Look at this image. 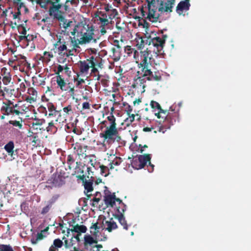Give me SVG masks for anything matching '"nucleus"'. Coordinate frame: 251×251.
Instances as JSON below:
<instances>
[{"mask_svg": "<svg viewBox=\"0 0 251 251\" xmlns=\"http://www.w3.org/2000/svg\"><path fill=\"white\" fill-rule=\"evenodd\" d=\"M80 74H77L76 76L74 77V81L75 82V87L79 89L82 87V84L85 83V80L80 77Z\"/></svg>", "mask_w": 251, "mask_h": 251, "instance_id": "nucleus-33", "label": "nucleus"}, {"mask_svg": "<svg viewBox=\"0 0 251 251\" xmlns=\"http://www.w3.org/2000/svg\"><path fill=\"white\" fill-rule=\"evenodd\" d=\"M53 57V55L52 53L50 52L44 51L43 53V55L41 57V59L43 62L48 63L50 62V58Z\"/></svg>", "mask_w": 251, "mask_h": 251, "instance_id": "nucleus-37", "label": "nucleus"}, {"mask_svg": "<svg viewBox=\"0 0 251 251\" xmlns=\"http://www.w3.org/2000/svg\"><path fill=\"white\" fill-rule=\"evenodd\" d=\"M6 69L3 72V74L1 75L2 76L1 80L4 85H8L11 80V77L9 73H6Z\"/></svg>", "mask_w": 251, "mask_h": 251, "instance_id": "nucleus-35", "label": "nucleus"}, {"mask_svg": "<svg viewBox=\"0 0 251 251\" xmlns=\"http://www.w3.org/2000/svg\"><path fill=\"white\" fill-rule=\"evenodd\" d=\"M15 3L16 4V3ZM16 4H17V10L19 11H21V9L24 8L25 6L24 2L21 1L17 2Z\"/></svg>", "mask_w": 251, "mask_h": 251, "instance_id": "nucleus-63", "label": "nucleus"}, {"mask_svg": "<svg viewBox=\"0 0 251 251\" xmlns=\"http://www.w3.org/2000/svg\"><path fill=\"white\" fill-rule=\"evenodd\" d=\"M25 37H27V39H25V41L26 43V44H25V47H27L29 46V43L32 41L34 37L32 35L28 34L26 36H25Z\"/></svg>", "mask_w": 251, "mask_h": 251, "instance_id": "nucleus-56", "label": "nucleus"}, {"mask_svg": "<svg viewBox=\"0 0 251 251\" xmlns=\"http://www.w3.org/2000/svg\"><path fill=\"white\" fill-rule=\"evenodd\" d=\"M36 3L41 8L46 10L49 9V5L60 2V0H35Z\"/></svg>", "mask_w": 251, "mask_h": 251, "instance_id": "nucleus-21", "label": "nucleus"}, {"mask_svg": "<svg viewBox=\"0 0 251 251\" xmlns=\"http://www.w3.org/2000/svg\"><path fill=\"white\" fill-rule=\"evenodd\" d=\"M97 242V241H95L90 235H85L84 236V245L85 249L88 248V245L91 246L93 243Z\"/></svg>", "mask_w": 251, "mask_h": 251, "instance_id": "nucleus-36", "label": "nucleus"}, {"mask_svg": "<svg viewBox=\"0 0 251 251\" xmlns=\"http://www.w3.org/2000/svg\"><path fill=\"white\" fill-rule=\"evenodd\" d=\"M110 56L113 58L114 61H118L120 59L121 56L120 49L111 47L110 50Z\"/></svg>", "mask_w": 251, "mask_h": 251, "instance_id": "nucleus-24", "label": "nucleus"}, {"mask_svg": "<svg viewBox=\"0 0 251 251\" xmlns=\"http://www.w3.org/2000/svg\"><path fill=\"white\" fill-rule=\"evenodd\" d=\"M36 100V98L32 97V96H30L27 97L25 99V100L29 103H32V102L35 101Z\"/></svg>", "mask_w": 251, "mask_h": 251, "instance_id": "nucleus-64", "label": "nucleus"}, {"mask_svg": "<svg viewBox=\"0 0 251 251\" xmlns=\"http://www.w3.org/2000/svg\"><path fill=\"white\" fill-rule=\"evenodd\" d=\"M76 155L74 152L72 154L68 155L67 158V163L68 164L70 169L71 168L72 165H74L75 160L74 155Z\"/></svg>", "mask_w": 251, "mask_h": 251, "instance_id": "nucleus-42", "label": "nucleus"}, {"mask_svg": "<svg viewBox=\"0 0 251 251\" xmlns=\"http://www.w3.org/2000/svg\"><path fill=\"white\" fill-rule=\"evenodd\" d=\"M30 137L31 138V142L33 143V145L38 144L40 142L39 136L37 134H34L32 135H30Z\"/></svg>", "mask_w": 251, "mask_h": 251, "instance_id": "nucleus-52", "label": "nucleus"}, {"mask_svg": "<svg viewBox=\"0 0 251 251\" xmlns=\"http://www.w3.org/2000/svg\"><path fill=\"white\" fill-rule=\"evenodd\" d=\"M163 111L165 113V116L163 117V113L161 114L160 119H164V120L163 121V124L158 128V131L164 133L167 129H170L171 126L173 125L176 122L177 114L173 111L172 112H170L163 110Z\"/></svg>", "mask_w": 251, "mask_h": 251, "instance_id": "nucleus-7", "label": "nucleus"}, {"mask_svg": "<svg viewBox=\"0 0 251 251\" xmlns=\"http://www.w3.org/2000/svg\"><path fill=\"white\" fill-rule=\"evenodd\" d=\"M125 52L129 56L133 54V57L135 60V62L138 64V66L139 64H142L143 56H147V58H149V56L151 53V50L148 48L144 51H141L139 52L137 50L131 48L130 46H126L125 47Z\"/></svg>", "mask_w": 251, "mask_h": 251, "instance_id": "nucleus-9", "label": "nucleus"}, {"mask_svg": "<svg viewBox=\"0 0 251 251\" xmlns=\"http://www.w3.org/2000/svg\"><path fill=\"white\" fill-rule=\"evenodd\" d=\"M142 63L139 64V67L141 68V71L144 73V76L147 77V80L151 81H160L162 79V75L159 72H154L152 73L151 67H155V66L159 65L160 61L156 59L153 56H149V58H147V56H142Z\"/></svg>", "mask_w": 251, "mask_h": 251, "instance_id": "nucleus-4", "label": "nucleus"}, {"mask_svg": "<svg viewBox=\"0 0 251 251\" xmlns=\"http://www.w3.org/2000/svg\"><path fill=\"white\" fill-rule=\"evenodd\" d=\"M1 110L4 111V114L10 116L12 118L16 116L24 115L29 110V106L26 104H23L20 105L19 103H14V102L8 100L3 102Z\"/></svg>", "mask_w": 251, "mask_h": 251, "instance_id": "nucleus-5", "label": "nucleus"}, {"mask_svg": "<svg viewBox=\"0 0 251 251\" xmlns=\"http://www.w3.org/2000/svg\"><path fill=\"white\" fill-rule=\"evenodd\" d=\"M51 207L52 206L47 202V205L42 209L40 212L41 214L44 215L48 213Z\"/></svg>", "mask_w": 251, "mask_h": 251, "instance_id": "nucleus-50", "label": "nucleus"}, {"mask_svg": "<svg viewBox=\"0 0 251 251\" xmlns=\"http://www.w3.org/2000/svg\"><path fill=\"white\" fill-rule=\"evenodd\" d=\"M128 117L125 120V122L127 123V126H129L134 121L135 115L134 114L130 113L129 115H127Z\"/></svg>", "mask_w": 251, "mask_h": 251, "instance_id": "nucleus-48", "label": "nucleus"}, {"mask_svg": "<svg viewBox=\"0 0 251 251\" xmlns=\"http://www.w3.org/2000/svg\"><path fill=\"white\" fill-rule=\"evenodd\" d=\"M138 158L139 159V161L140 162V164H141V168L144 167L147 165V163L149 162V165L152 167V170L154 166L151 164V155L150 154L139 155L138 156Z\"/></svg>", "mask_w": 251, "mask_h": 251, "instance_id": "nucleus-20", "label": "nucleus"}, {"mask_svg": "<svg viewBox=\"0 0 251 251\" xmlns=\"http://www.w3.org/2000/svg\"><path fill=\"white\" fill-rule=\"evenodd\" d=\"M100 197H94L93 199L91 200V201H92L91 206L94 207H97L99 202L100 201Z\"/></svg>", "mask_w": 251, "mask_h": 251, "instance_id": "nucleus-54", "label": "nucleus"}, {"mask_svg": "<svg viewBox=\"0 0 251 251\" xmlns=\"http://www.w3.org/2000/svg\"><path fill=\"white\" fill-rule=\"evenodd\" d=\"M166 37V35H163L162 38L158 36L152 38L151 41L150 42V45H151V43L156 48V50H153V52L154 53V56L155 59H157L158 56L162 54V50L165 44Z\"/></svg>", "mask_w": 251, "mask_h": 251, "instance_id": "nucleus-12", "label": "nucleus"}, {"mask_svg": "<svg viewBox=\"0 0 251 251\" xmlns=\"http://www.w3.org/2000/svg\"><path fill=\"white\" fill-rule=\"evenodd\" d=\"M122 162L120 157L116 156L110 163V169H113L115 166H118Z\"/></svg>", "mask_w": 251, "mask_h": 251, "instance_id": "nucleus-41", "label": "nucleus"}, {"mask_svg": "<svg viewBox=\"0 0 251 251\" xmlns=\"http://www.w3.org/2000/svg\"><path fill=\"white\" fill-rule=\"evenodd\" d=\"M45 123V120L44 119H35L34 122L31 123V128L38 129L39 126H41Z\"/></svg>", "mask_w": 251, "mask_h": 251, "instance_id": "nucleus-38", "label": "nucleus"}, {"mask_svg": "<svg viewBox=\"0 0 251 251\" xmlns=\"http://www.w3.org/2000/svg\"><path fill=\"white\" fill-rule=\"evenodd\" d=\"M109 126H105V129L100 133V137L103 139L101 145L106 148V145H111L115 141L119 142L121 140L119 130L117 127L116 118L113 115H110L107 118Z\"/></svg>", "mask_w": 251, "mask_h": 251, "instance_id": "nucleus-3", "label": "nucleus"}, {"mask_svg": "<svg viewBox=\"0 0 251 251\" xmlns=\"http://www.w3.org/2000/svg\"><path fill=\"white\" fill-rule=\"evenodd\" d=\"M78 67L79 72L78 74L84 75H87L88 74L89 70L91 68L90 64L88 61V59L85 61H79Z\"/></svg>", "mask_w": 251, "mask_h": 251, "instance_id": "nucleus-19", "label": "nucleus"}, {"mask_svg": "<svg viewBox=\"0 0 251 251\" xmlns=\"http://www.w3.org/2000/svg\"><path fill=\"white\" fill-rule=\"evenodd\" d=\"M109 77L108 76L102 75L101 77V80L100 83L104 87H107L109 83Z\"/></svg>", "mask_w": 251, "mask_h": 251, "instance_id": "nucleus-47", "label": "nucleus"}, {"mask_svg": "<svg viewBox=\"0 0 251 251\" xmlns=\"http://www.w3.org/2000/svg\"><path fill=\"white\" fill-rule=\"evenodd\" d=\"M137 73V75L133 79L131 88L138 94H143L145 91V87L146 86L145 76H144V74L142 75L139 76L140 72H138Z\"/></svg>", "mask_w": 251, "mask_h": 251, "instance_id": "nucleus-10", "label": "nucleus"}, {"mask_svg": "<svg viewBox=\"0 0 251 251\" xmlns=\"http://www.w3.org/2000/svg\"><path fill=\"white\" fill-rule=\"evenodd\" d=\"M59 197V195H54L52 196V197L50 199V200L48 201V203L52 206L55 202L58 200Z\"/></svg>", "mask_w": 251, "mask_h": 251, "instance_id": "nucleus-55", "label": "nucleus"}, {"mask_svg": "<svg viewBox=\"0 0 251 251\" xmlns=\"http://www.w3.org/2000/svg\"><path fill=\"white\" fill-rule=\"evenodd\" d=\"M151 106L153 110H155L156 109L158 110V112L154 113L157 118L160 119L161 113L164 114L163 117L165 116V113L163 112V109L161 108V106L158 102L151 100Z\"/></svg>", "mask_w": 251, "mask_h": 251, "instance_id": "nucleus-22", "label": "nucleus"}, {"mask_svg": "<svg viewBox=\"0 0 251 251\" xmlns=\"http://www.w3.org/2000/svg\"><path fill=\"white\" fill-rule=\"evenodd\" d=\"M126 210V205L125 204H122V207H117L118 213L114 214L113 216L116 219L119 220L120 224L123 226V228L127 230L128 229V226L124 216V213Z\"/></svg>", "mask_w": 251, "mask_h": 251, "instance_id": "nucleus-14", "label": "nucleus"}, {"mask_svg": "<svg viewBox=\"0 0 251 251\" xmlns=\"http://www.w3.org/2000/svg\"><path fill=\"white\" fill-rule=\"evenodd\" d=\"M4 149L9 155L12 156L14 154V142L12 141H9L4 146Z\"/></svg>", "mask_w": 251, "mask_h": 251, "instance_id": "nucleus-31", "label": "nucleus"}, {"mask_svg": "<svg viewBox=\"0 0 251 251\" xmlns=\"http://www.w3.org/2000/svg\"><path fill=\"white\" fill-rule=\"evenodd\" d=\"M47 107L49 111V116L50 117H55L57 115L58 118L56 119V122H58L59 123H63L66 121V118L65 117H62L61 115V110H57L56 107L52 103H47Z\"/></svg>", "mask_w": 251, "mask_h": 251, "instance_id": "nucleus-13", "label": "nucleus"}, {"mask_svg": "<svg viewBox=\"0 0 251 251\" xmlns=\"http://www.w3.org/2000/svg\"><path fill=\"white\" fill-rule=\"evenodd\" d=\"M57 42L53 44L55 52L60 56L70 57L74 55L76 52L77 44L73 37L68 34H61L57 36Z\"/></svg>", "mask_w": 251, "mask_h": 251, "instance_id": "nucleus-1", "label": "nucleus"}, {"mask_svg": "<svg viewBox=\"0 0 251 251\" xmlns=\"http://www.w3.org/2000/svg\"><path fill=\"white\" fill-rule=\"evenodd\" d=\"M0 251H14L12 247L5 244H0Z\"/></svg>", "mask_w": 251, "mask_h": 251, "instance_id": "nucleus-49", "label": "nucleus"}, {"mask_svg": "<svg viewBox=\"0 0 251 251\" xmlns=\"http://www.w3.org/2000/svg\"><path fill=\"white\" fill-rule=\"evenodd\" d=\"M94 28L93 25H85L79 28L77 31V36L79 38L75 39L73 37L74 42L77 44V48H80L79 45L89 43L93 39Z\"/></svg>", "mask_w": 251, "mask_h": 251, "instance_id": "nucleus-6", "label": "nucleus"}, {"mask_svg": "<svg viewBox=\"0 0 251 251\" xmlns=\"http://www.w3.org/2000/svg\"><path fill=\"white\" fill-rule=\"evenodd\" d=\"M104 201L107 207H113L116 201L119 202L120 205L118 207H122V204H124L120 199L116 197L115 193L107 194L105 192Z\"/></svg>", "mask_w": 251, "mask_h": 251, "instance_id": "nucleus-15", "label": "nucleus"}, {"mask_svg": "<svg viewBox=\"0 0 251 251\" xmlns=\"http://www.w3.org/2000/svg\"><path fill=\"white\" fill-rule=\"evenodd\" d=\"M27 92L30 96H32V97L37 99V92L35 89L32 87L28 88Z\"/></svg>", "mask_w": 251, "mask_h": 251, "instance_id": "nucleus-51", "label": "nucleus"}, {"mask_svg": "<svg viewBox=\"0 0 251 251\" xmlns=\"http://www.w3.org/2000/svg\"><path fill=\"white\" fill-rule=\"evenodd\" d=\"M190 6L189 0L180 1L176 7V11L180 14L181 12H183V10H188L189 9Z\"/></svg>", "mask_w": 251, "mask_h": 251, "instance_id": "nucleus-23", "label": "nucleus"}, {"mask_svg": "<svg viewBox=\"0 0 251 251\" xmlns=\"http://www.w3.org/2000/svg\"><path fill=\"white\" fill-rule=\"evenodd\" d=\"M131 166L134 169H142L138 158L134 159L131 162Z\"/></svg>", "mask_w": 251, "mask_h": 251, "instance_id": "nucleus-45", "label": "nucleus"}, {"mask_svg": "<svg viewBox=\"0 0 251 251\" xmlns=\"http://www.w3.org/2000/svg\"><path fill=\"white\" fill-rule=\"evenodd\" d=\"M64 178L60 174L54 173L49 179V183L51 184L52 186L60 187L65 183Z\"/></svg>", "mask_w": 251, "mask_h": 251, "instance_id": "nucleus-16", "label": "nucleus"}, {"mask_svg": "<svg viewBox=\"0 0 251 251\" xmlns=\"http://www.w3.org/2000/svg\"><path fill=\"white\" fill-rule=\"evenodd\" d=\"M11 14L13 15V19L17 20L18 23H19L20 19V15H21V11H18L17 12H11Z\"/></svg>", "mask_w": 251, "mask_h": 251, "instance_id": "nucleus-58", "label": "nucleus"}, {"mask_svg": "<svg viewBox=\"0 0 251 251\" xmlns=\"http://www.w3.org/2000/svg\"><path fill=\"white\" fill-rule=\"evenodd\" d=\"M19 30H20V33L22 34V35H24L25 36H26V33H27V31H26V28L23 25H21L19 27Z\"/></svg>", "mask_w": 251, "mask_h": 251, "instance_id": "nucleus-61", "label": "nucleus"}, {"mask_svg": "<svg viewBox=\"0 0 251 251\" xmlns=\"http://www.w3.org/2000/svg\"><path fill=\"white\" fill-rule=\"evenodd\" d=\"M104 226L105 229L109 232H111L113 230L118 228V226L113 218H110L109 220L105 221Z\"/></svg>", "mask_w": 251, "mask_h": 251, "instance_id": "nucleus-26", "label": "nucleus"}, {"mask_svg": "<svg viewBox=\"0 0 251 251\" xmlns=\"http://www.w3.org/2000/svg\"><path fill=\"white\" fill-rule=\"evenodd\" d=\"M56 81L58 88L62 91H67V82L61 75H57Z\"/></svg>", "mask_w": 251, "mask_h": 251, "instance_id": "nucleus-25", "label": "nucleus"}, {"mask_svg": "<svg viewBox=\"0 0 251 251\" xmlns=\"http://www.w3.org/2000/svg\"><path fill=\"white\" fill-rule=\"evenodd\" d=\"M112 99H110V100L113 102V105H118L120 103V101H116V99H118V98H120L121 96L119 95H116L113 93L112 94Z\"/></svg>", "mask_w": 251, "mask_h": 251, "instance_id": "nucleus-53", "label": "nucleus"}, {"mask_svg": "<svg viewBox=\"0 0 251 251\" xmlns=\"http://www.w3.org/2000/svg\"><path fill=\"white\" fill-rule=\"evenodd\" d=\"M67 91L66 92L69 93L70 97L74 98L75 96V86L72 82H67Z\"/></svg>", "mask_w": 251, "mask_h": 251, "instance_id": "nucleus-40", "label": "nucleus"}, {"mask_svg": "<svg viewBox=\"0 0 251 251\" xmlns=\"http://www.w3.org/2000/svg\"><path fill=\"white\" fill-rule=\"evenodd\" d=\"M91 68V74L93 75L94 76H96V75L99 74V71L98 67L92 66L90 67Z\"/></svg>", "mask_w": 251, "mask_h": 251, "instance_id": "nucleus-57", "label": "nucleus"}, {"mask_svg": "<svg viewBox=\"0 0 251 251\" xmlns=\"http://www.w3.org/2000/svg\"><path fill=\"white\" fill-rule=\"evenodd\" d=\"M46 78L42 77L41 75L37 76H33L32 78V84L36 86H43L45 85Z\"/></svg>", "mask_w": 251, "mask_h": 251, "instance_id": "nucleus-27", "label": "nucleus"}, {"mask_svg": "<svg viewBox=\"0 0 251 251\" xmlns=\"http://www.w3.org/2000/svg\"><path fill=\"white\" fill-rule=\"evenodd\" d=\"M83 184L85 190L86 191L87 194L86 196L88 198V199L91 198V195L88 194V193L91 192L93 190V187L92 186L93 183L91 181H85V182Z\"/></svg>", "mask_w": 251, "mask_h": 251, "instance_id": "nucleus-34", "label": "nucleus"}, {"mask_svg": "<svg viewBox=\"0 0 251 251\" xmlns=\"http://www.w3.org/2000/svg\"><path fill=\"white\" fill-rule=\"evenodd\" d=\"M63 110L66 114L69 115L70 112H72V106L69 105L68 106L63 108Z\"/></svg>", "mask_w": 251, "mask_h": 251, "instance_id": "nucleus-62", "label": "nucleus"}, {"mask_svg": "<svg viewBox=\"0 0 251 251\" xmlns=\"http://www.w3.org/2000/svg\"><path fill=\"white\" fill-rule=\"evenodd\" d=\"M63 245V242L60 239H56L53 241V245L49 248V251H58Z\"/></svg>", "mask_w": 251, "mask_h": 251, "instance_id": "nucleus-29", "label": "nucleus"}, {"mask_svg": "<svg viewBox=\"0 0 251 251\" xmlns=\"http://www.w3.org/2000/svg\"><path fill=\"white\" fill-rule=\"evenodd\" d=\"M58 21L60 22V25H62V26L65 29L70 26L71 24L72 23V21H68L66 19L65 15H63V20Z\"/></svg>", "mask_w": 251, "mask_h": 251, "instance_id": "nucleus-43", "label": "nucleus"}, {"mask_svg": "<svg viewBox=\"0 0 251 251\" xmlns=\"http://www.w3.org/2000/svg\"><path fill=\"white\" fill-rule=\"evenodd\" d=\"M63 6H64L66 11L67 10V5L66 4L64 5L60 1L51 5L48 9L49 16L52 17L54 20L57 21L63 20V15H65V12L61 10Z\"/></svg>", "mask_w": 251, "mask_h": 251, "instance_id": "nucleus-8", "label": "nucleus"}, {"mask_svg": "<svg viewBox=\"0 0 251 251\" xmlns=\"http://www.w3.org/2000/svg\"><path fill=\"white\" fill-rule=\"evenodd\" d=\"M100 173L102 176H106L109 174V169L108 167L104 166L103 165H101L100 166Z\"/></svg>", "mask_w": 251, "mask_h": 251, "instance_id": "nucleus-44", "label": "nucleus"}, {"mask_svg": "<svg viewBox=\"0 0 251 251\" xmlns=\"http://www.w3.org/2000/svg\"><path fill=\"white\" fill-rule=\"evenodd\" d=\"M24 120L21 116H18L17 120H10L9 121V124L13 125L15 127H18L19 129H21L23 128L22 122Z\"/></svg>", "mask_w": 251, "mask_h": 251, "instance_id": "nucleus-32", "label": "nucleus"}, {"mask_svg": "<svg viewBox=\"0 0 251 251\" xmlns=\"http://www.w3.org/2000/svg\"><path fill=\"white\" fill-rule=\"evenodd\" d=\"M148 13H147V14H146V12L144 11L143 8H142L141 9V15H142V16H143V17H145V18H146V19L147 20H149V21H150V22H152V23H156V22H157L159 21V17H160V14H159L158 12H157V11H158V12H160L161 13H162V12H160V11H158V9H157V10H156V13H157V14H159V17H158V20H157V21H156V22H152V21H151L149 20V19L148 18V15L149 13V6H148Z\"/></svg>", "mask_w": 251, "mask_h": 251, "instance_id": "nucleus-46", "label": "nucleus"}, {"mask_svg": "<svg viewBox=\"0 0 251 251\" xmlns=\"http://www.w3.org/2000/svg\"><path fill=\"white\" fill-rule=\"evenodd\" d=\"M68 230H71L72 232H77L78 234H81V233H84L86 231L87 227L84 226H79L77 224L75 226H73L72 228H68Z\"/></svg>", "mask_w": 251, "mask_h": 251, "instance_id": "nucleus-30", "label": "nucleus"}, {"mask_svg": "<svg viewBox=\"0 0 251 251\" xmlns=\"http://www.w3.org/2000/svg\"><path fill=\"white\" fill-rule=\"evenodd\" d=\"M88 59V61L90 64V67H98L99 68L102 69L103 67V59L99 55L95 54L94 55L91 56Z\"/></svg>", "mask_w": 251, "mask_h": 251, "instance_id": "nucleus-18", "label": "nucleus"}, {"mask_svg": "<svg viewBox=\"0 0 251 251\" xmlns=\"http://www.w3.org/2000/svg\"><path fill=\"white\" fill-rule=\"evenodd\" d=\"M102 246L100 244H99V245L93 247L92 249H91L90 251H108L102 250Z\"/></svg>", "mask_w": 251, "mask_h": 251, "instance_id": "nucleus-60", "label": "nucleus"}, {"mask_svg": "<svg viewBox=\"0 0 251 251\" xmlns=\"http://www.w3.org/2000/svg\"><path fill=\"white\" fill-rule=\"evenodd\" d=\"M49 229V227H46L44 230H41V232H38V233H37V235L36 238L33 237L32 238L30 239V242H31L32 244L36 245L40 240H42L45 237V236L42 234V232L47 231Z\"/></svg>", "mask_w": 251, "mask_h": 251, "instance_id": "nucleus-28", "label": "nucleus"}, {"mask_svg": "<svg viewBox=\"0 0 251 251\" xmlns=\"http://www.w3.org/2000/svg\"><path fill=\"white\" fill-rule=\"evenodd\" d=\"M46 129L48 132L52 134L56 133L58 130L52 121L49 123L48 126L46 128Z\"/></svg>", "mask_w": 251, "mask_h": 251, "instance_id": "nucleus-39", "label": "nucleus"}, {"mask_svg": "<svg viewBox=\"0 0 251 251\" xmlns=\"http://www.w3.org/2000/svg\"><path fill=\"white\" fill-rule=\"evenodd\" d=\"M148 2L149 13L148 18L152 22L158 20L159 14L156 13V10L161 12H173V6L175 0H146Z\"/></svg>", "mask_w": 251, "mask_h": 251, "instance_id": "nucleus-2", "label": "nucleus"}, {"mask_svg": "<svg viewBox=\"0 0 251 251\" xmlns=\"http://www.w3.org/2000/svg\"><path fill=\"white\" fill-rule=\"evenodd\" d=\"M95 21L102 25H109L110 24L107 14L99 11L95 13Z\"/></svg>", "mask_w": 251, "mask_h": 251, "instance_id": "nucleus-17", "label": "nucleus"}, {"mask_svg": "<svg viewBox=\"0 0 251 251\" xmlns=\"http://www.w3.org/2000/svg\"><path fill=\"white\" fill-rule=\"evenodd\" d=\"M100 33L101 35H103L106 33V28H108V25H102V24H100Z\"/></svg>", "mask_w": 251, "mask_h": 251, "instance_id": "nucleus-59", "label": "nucleus"}, {"mask_svg": "<svg viewBox=\"0 0 251 251\" xmlns=\"http://www.w3.org/2000/svg\"><path fill=\"white\" fill-rule=\"evenodd\" d=\"M72 146L74 150L75 151L74 153L78 156V158L80 160L84 159V158H86V157H95V155L94 154H87L86 152L88 149V146L87 145H82L81 143L76 142V143L73 144Z\"/></svg>", "mask_w": 251, "mask_h": 251, "instance_id": "nucleus-11", "label": "nucleus"}]
</instances>
